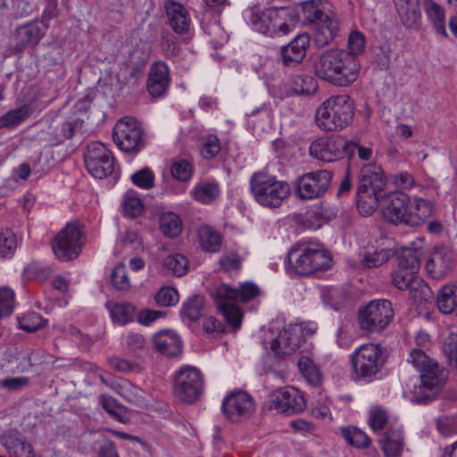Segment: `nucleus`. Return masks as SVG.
Instances as JSON below:
<instances>
[{"instance_id": "1", "label": "nucleus", "mask_w": 457, "mask_h": 457, "mask_svg": "<svg viewBox=\"0 0 457 457\" xmlns=\"http://www.w3.org/2000/svg\"><path fill=\"white\" fill-rule=\"evenodd\" d=\"M383 217L394 225L420 227L433 214L432 203L422 197L413 201L403 192H391L385 195Z\"/></svg>"}, {"instance_id": "2", "label": "nucleus", "mask_w": 457, "mask_h": 457, "mask_svg": "<svg viewBox=\"0 0 457 457\" xmlns=\"http://www.w3.org/2000/svg\"><path fill=\"white\" fill-rule=\"evenodd\" d=\"M333 265L331 253L321 244L297 242L289 249L285 267L290 276L308 277Z\"/></svg>"}, {"instance_id": "3", "label": "nucleus", "mask_w": 457, "mask_h": 457, "mask_svg": "<svg viewBox=\"0 0 457 457\" xmlns=\"http://www.w3.org/2000/svg\"><path fill=\"white\" fill-rule=\"evenodd\" d=\"M315 75L332 85L346 87L354 82L360 71V62L345 50L324 51L313 63Z\"/></svg>"}, {"instance_id": "4", "label": "nucleus", "mask_w": 457, "mask_h": 457, "mask_svg": "<svg viewBox=\"0 0 457 457\" xmlns=\"http://www.w3.org/2000/svg\"><path fill=\"white\" fill-rule=\"evenodd\" d=\"M420 371V384L412 392L411 402L428 404L437 398L446 380V371L423 350L413 348L407 360Z\"/></svg>"}, {"instance_id": "5", "label": "nucleus", "mask_w": 457, "mask_h": 457, "mask_svg": "<svg viewBox=\"0 0 457 457\" xmlns=\"http://www.w3.org/2000/svg\"><path fill=\"white\" fill-rule=\"evenodd\" d=\"M260 294V289L253 282H245L239 288H234L221 284L212 294V300L218 312L226 322L233 328L238 329L243 319V312L238 303H247Z\"/></svg>"}, {"instance_id": "6", "label": "nucleus", "mask_w": 457, "mask_h": 457, "mask_svg": "<svg viewBox=\"0 0 457 457\" xmlns=\"http://www.w3.org/2000/svg\"><path fill=\"white\" fill-rule=\"evenodd\" d=\"M298 16L295 6H271L262 12L251 10L248 21L254 30L276 37L288 34L297 22Z\"/></svg>"}, {"instance_id": "7", "label": "nucleus", "mask_w": 457, "mask_h": 457, "mask_svg": "<svg viewBox=\"0 0 457 457\" xmlns=\"http://www.w3.org/2000/svg\"><path fill=\"white\" fill-rule=\"evenodd\" d=\"M386 362L380 345L363 344L350 355L351 378L356 383H371L379 378Z\"/></svg>"}, {"instance_id": "8", "label": "nucleus", "mask_w": 457, "mask_h": 457, "mask_svg": "<svg viewBox=\"0 0 457 457\" xmlns=\"http://www.w3.org/2000/svg\"><path fill=\"white\" fill-rule=\"evenodd\" d=\"M354 104L348 95L332 96L317 109L315 120L324 131H339L346 128L354 116Z\"/></svg>"}, {"instance_id": "9", "label": "nucleus", "mask_w": 457, "mask_h": 457, "mask_svg": "<svg viewBox=\"0 0 457 457\" xmlns=\"http://www.w3.org/2000/svg\"><path fill=\"white\" fill-rule=\"evenodd\" d=\"M250 191L254 200L262 206L278 208L290 194L287 181L264 170L255 171L250 178Z\"/></svg>"}, {"instance_id": "10", "label": "nucleus", "mask_w": 457, "mask_h": 457, "mask_svg": "<svg viewBox=\"0 0 457 457\" xmlns=\"http://www.w3.org/2000/svg\"><path fill=\"white\" fill-rule=\"evenodd\" d=\"M112 138L122 152L137 154L146 145V137L142 124L133 117L120 119L112 129Z\"/></svg>"}, {"instance_id": "11", "label": "nucleus", "mask_w": 457, "mask_h": 457, "mask_svg": "<svg viewBox=\"0 0 457 457\" xmlns=\"http://www.w3.org/2000/svg\"><path fill=\"white\" fill-rule=\"evenodd\" d=\"M356 147L357 144L340 136L322 137L311 143L309 153L319 161L333 162L345 157L351 158Z\"/></svg>"}, {"instance_id": "12", "label": "nucleus", "mask_w": 457, "mask_h": 457, "mask_svg": "<svg viewBox=\"0 0 457 457\" xmlns=\"http://www.w3.org/2000/svg\"><path fill=\"white\" fill-rule=\"evenodd\" d=\"M390 301L386 299L370 301L358 312V323L361 330L379 333L386 329L394 318Z\"/></svg>"}, {"instance_id": "13", "label": "nucleus", "mask_w": 457, "mask_h": 457, "mask_svg": "<svg viewBox=\"0 0 457 457\" xmlns=\"http://www.w3.org/2000/svg\"><path fill=\"white\" fill-rule=\"evenodd\" d=\"M204 389V378L198 369L185 366L176 372L173 393L179 400L193 403L201 396Z\"/></svg>"}, {"instance_id": "14", "label": "nucleus", "mask_w": 457, "mask_h": 457, "mask_svg": "<svg viewBox=\"0 0 457 457\" xmlns=\"http://www.w3.org/2000/svg\"><path fill=\"white\" fill-rule=\"evenodd\" d=\"M83 245V227L79 223H69L55 236L52 248L59 260L70 261L77 258Z\"/></svg>"}, {"instance_id": "15", "label": "nucleus", "mask_w": 457, "mask_h": 457, "mask_svg": "<svg viewBox=\"0 0 457 457\" xmlns=\"http://www.w3.org/2000/svg\"><path fill=\"white\" fill-rule=\"evenodd\" d=\"M84 162L87 171L96 179L106 178L114 170L112 154L100 142H91L87 145Z\"/></svg>"}, {"instance_id": "16", "label": "nucleus", "mask_w": 457, "mask_h": 457, "mask_svg": "<svg viewBox=\"0 0 457 457\" xmlns=\"http://www.w3.org/2000/svg\"><path fill=\"white\" fill-rule=\"evenodd\" d=\"M332 172L319 170L300 177L295 184V194L301 199H314L322 196L329 188Z\"/></svg>"}, {"instance_id": "17", "label": "nucleus", "mask_w": 457, "mask_h": 457, "mask_svg": "<svg viewBox=\"0 0 457 457\" xmlns=\"http://www.w3.org/2000/svg\"><path fill=\"white\" fill-rule=\"evenodd\" d=\"M253 397L245 391L232 392L222 401L221 410L226 418L234 423L249 419L255 411Z\"/></svg>"}, {"instance_id": "18", "label": "nucleus", "mask_w": 457, "mask_h": 457, "mask_svg": "<svg viewBox=\"0 0 457 457\" xmlns=\"http://www.w3.org/2000/svg\"><path fill=\"white\" fill-rule=\"evenodd\" d=\"M272 407L279 412L292 415L303 411L306 407V402L298 389L294 386H285L274 393Z\"/></svg>"}, {"instance_id": "19", "label": "nucleus", "mask_w": 457, "mask_h": 457, "mask_svg": "<svg viewBox=\"0 0 457 457\" xmlns=\"http://www.w3.org/2000/svg\"><path fill=\"white\" fill-rule=\"evenodd\" d=\"M303 343V328L297 324H289L279 331L271 341V350L278 356L293 354Z\"/></svg>"}, {"instance_id": "20", "label": "nucleus", "mask_w": 457, "mask_h": 457, "mask_svg": "<svg viewBox=\"0 0 457 457\" xmlns=\"http://www.w3.org/2000/svg\"><path fill=\"white\" fill-rule=\"evenodd\" d=\"M0 444L10 457H36L32 444L17 429H8L2 433Z\"/></svg>"}, {"instance_id": "21", "label": "nucleus", "mask_w": 457, "mask_h": 457, "mask_svg": "<svg viewBox=\"0 0 457 457\" xmlns=\"http://www.w3.org/2000/svg\"><path fill=\"white\" fill-rule=\"evenodd\" d=\"M49 25L39 20H34L29 23L18 27L15 30V49L22 51L28 46L37 45L44 37Z\"/></svg>"}, {"instance_id": "22", "label": "nucleus", "mask_w": 457, "mask_h": 457, "mask_svg": "<svg viewBox=\"0 0 457 457\" xmlns=\"http://www.w3.org/2000/svg\"><path fill=\"white\" fill-rule=\"evenodd\" d=\"M453 262V253L449 248L436 246L426 261L425 269L431 278L438 279L452 270Z\"/></svg>"}, {"instance_id": "23", "label": "nucleus", "mask_w": 457, "mask_h": 457, "mask_svg": "<svg viewBox=\"0 0 457 457\" xmlns=\"http://www.w3.org/2000/svg\"><path fill=\"white\" fill-rule=\"evenodd\" d=\"M170 84V70L163 61L154 62L149 70L147 91L153 97L163 96Z\"/></svg>"}, {"instance_id": "24", "label": "nucleus", "mask_w": 457, "mask_h": 457, "mask_svg": "<svg viewBox=\"0 0 457 457\" xmlns=\"http://www.w3.org/2000/svg\"><path fill=\"white\" fill-rule=\"evenodd\" d=\"M310 46V37L306 33L297 35L287 45L281 46L280 56L283 63L288 67H295L301 63Z\"/></svg>"}, {"instance_id": "25", "label": "nucleus", "mask_w": 457, "mask_h": 457, "mask_svg": "<svg viewBox=\"0 0 457 457\" xmlns=\"http://www.w3.org/2000/svg\"><path fill=\"white\" fill-rule=\"evenodd\" d=\"M314 26V42L319 47L331 43L340 33L339 21L332 13L320 20Z\"/></svg>"}, {"instance_id": "26", "label": "nucleus", "mask_w": 457, "mask_h": 457, "mask_svg": "<svg viewBox=\"0 0 457 457\" xmlns=\"http://www.w3.org/2000/svg\"><path fill=\"white\" fill-rule=\"evenodd\" d=\"M386 178L382 168L376 163L364 165L360 171V185L361 188L372 189L378 194H385Z\"/></svg>"}, {"instance_id": "27", "label": "nucleus", "mask_w": 457, "mask_h": 457, "mask_svg": "<svg viewBox=\"0 0 457 457\" xmlns=\"http://www.w3.org/2000/svg\"><path fill=\"white\" fill-rule=\"evenodd\" d=\"M400 21L408 29H417L421 21L419 0H393Z\"/></svg>"}, {"instance_id": "28", "label": "nucleus", "mask_w": 457, "mask_h": 457, "mask_svg": "<svg viewBox=\"0 0 457 457\" xmlns=\"http://www.w3.org/2000/svg\"><path fill=\"white\" fill-rule=\"evenodd\" d=\"M155 349L167 356H176L182 351V341L172 330H162L154 336Z\"/></svg>"}, {"instance_id": "29", "label": "nucleus", "mask_w": 457, "mask_h": 457, "mask_svg": "<svg viewBox=\"0 0 457 457\" xmlns=\"http://www.w3.org/2000/svg\"><path fill=\"white\" fill-rule=\"evenodd\" d=\"M296 8L299 12L297 21L303 24L315 25L328 14L325 12V4L321 0L303 1Z\"/></svg>"}, {"instance_id": "30", "label": "nucleus", "mask_w": 457, "mask_h": 457, "mask_svg": "<svg viewBox=\"0 0 457 457\" xmlns=\"http://www.w3.org/2000/svg\"><path fill=\"white\" fill-rule=\"evenodd\" d=\"M169 23L174 32L184 34L188 31L191 20L187 9L177 2H171L166 9Z\"/></svg>"}, {"instance_id": "31", "label": "nucleus", "mask_w": 457, "mask_h": 457, "mask_svg": "<svg viewBox=\"0 0 457 457\" xmlns=\"http://www.w3.org/2000/svg\"><path fill=\"white\" fill-rule=\"evenodd\" d=\"M385 194H378L372 189H357V210L363 216L371 215L378 206L379 201L384 198Z\"/></svg>"}, {"instance_id": "32", "label": "nucleus", "mask_w": 457, "mask_h": 457, "mask_svg": "<svg viewBox=\"0 0 457 457\" xmlns=\"http://www.w3.org/2000/svg\"><path fill=\"white\" fill-rule=\"evenodd\" d=\"M381 448L386 457H398L403 448V432L399 428H389L380 441Z\"/></svg>"}, {"instance_id": "33", "label": "nucleus", "mask_w": 457, "mask_h": 457, "mask_svg": "<svg viewBox=\"0 0 457 457\" xmlns=\"http://www.w3.org/2000/svg\"><path fill=\"white\" fill-rule=\"evenodd\" d=\"M425 12L432 21L436 31L444 37H448L445 29V12L444 8L434 0H424Z\"/></svg>"}, {"instance_id": "34", "label": "nucleus", "mask_w": 457, "mask_h": 457, "mask_svg": "<svg viewBox=\"0 0 457 457\" xmlns=\"http://www.w3.org/2000/svg\"><path fill=\"white\" fill-rule=\"evenodd\" d=\"M220 190L216 182H201L196 184L191 191V195L198 203L209 204L220 195Z\"/></svg>"}, {"instance_id": "35", "label": "nucleus", "mask_w": 457, "mask_h": 457, "mask_svg": "<svg viewBox=\"0 0 457 457\" xmlns=\"http://www.w3.org/2000/svg\"><path fill=\"white\" fill-rule=\"evenodd\" d=\"M199 242L202 248L208 253L220 251L222 243L220 234L210 226H204L198 232Z\"/></svg>"}, {"instance_id": "36", "label": "nucleus", "mask_w": 457, "mask_h": 457, "mask_svg": "<svg viewBox=\"0 0 457 457\" xmlns=\"http://www.w3.org/2000/svg\"><path fill=\"white\" fill-rule=\"evenodd\" d=\"M455 289L456 287L453 285H445L439 289L436 304L441 312L450 314L454 310L457 311Z\"/></svg>"}, {"instance_id": "37", "label": "nucleus", "mask_w": 457, "mask_h": 457, "mask_svg": "<svg viewBox=\"0 0 457 457\" xmlns=\"http://www.w3.org/2000/svg\"><path fill=\"white\" fill-rule=\"evenodd\" d=\"M159 223L160 229L166 237L175 238L182 232V221L174 212H168L162 214Z\"/></svg>"}, {"instance_id": "38", "label": "nucleus", "mask_w": 457, "mask_h": 457, "mask_svg": "<svg viewBox=\"0 0 457 457\" xmlns=\"http://www.w3.org/2000/svg\"><path fill=\"white\" fill-rule=\"evenodd\" d=\"M297 366L299 371L310 385L317 386L321 384L322 375L311 358L301 356L297 361Z\"/></svg>"}, {"instance_id": "39", "label": "nucleus", "mask_w": 457, "mask_h": 457, "mask_svg": "<svg viewBox=\"0 0 457 457\" xmlns=\"http://www.w3.org/2000/svg\"><path fill=\"white\" fill-rule=\"evenodd\" d=\"M108 309L112 321L121 326L133 321L136 316V307L129 303H119Z\"/></svg>"}, {"instance_id": "40", "label": "nucleus", "mask_w": 457, "mask_h": 457, "mask_svg": "<svg viewBox=\"0 0 457 457\" xmlns=\"http://www.w3.org/2000/svg\"><path fill=\"white\" fill-rule=\"evenodd\" d=\"M391 250L387 248L375 249L368 245L362 253V264L367 268H375L385 263L391 256Z\"/></svg>"}, {"instance_id": "41", "label": "nucleus", "mask_w": 457, "mask_h": 457, "mask_svg": "<svg viewBox=\"0 0 457 457\" xmlns=\"http://www.w3.org/2000/svg\"><path fill=\"white\" fill-rule=\"evenodd\" d=\"M341 436L353 447L368 448L371 443L366 433L356 427L342 428Z\"/></svg>"}, {"instance_id": "42", "label": "nucleus", "mask_w": 457, "mask_h": 457, "mask_svg": "<svg viewBox=\"0 0 457 457\" xmlns=\"http://www.w3.org/2000/svg\"><path fill=\"white\" fill-rule=\"evenodd\" d=\"M398 268L417 274L420 266V252L416 249L403 248L397 254Z\"/></svg>"}, {"instance_id": "43", "label": "nucleus", "mask_w": 457, "mask_h": 457, "mask_svg": "<svg viewBox=\"0 0 457 457\" xmlns=\"http://www.w3.org/2000/svg\"><path fill=\"white\" fill-rule=\"evenodd\" d=\"M409 295L417 306H422L433 299L432 290L421 278H416V283L409 289Z\"/></svg>"}, {"instance_id": "44", "label": "nucleus", "mask_w": 457, "mask_h": 457, "mask_svg": "<svg viewBox=\"0 0 457 457\" xmlns=\"http://www.w3.org/2000/svg\"><path fill=\"white\" fill-rule=\"evenodd\" d=\"M204 310V297L200 295L190 297L181 309V314L190 321H195L203 315Z\"/></svg>"}, {"instance_id": "45", "label": "nucleus", "mask_w": 457, "mask_h": 457, "mask_svg": "<svg viewBox=\"0 0 457 457\" xmlns=\"http://www.w3.org/2000/svg\"><path fill=\"white\" fill-rule=\"evenodd\" d=\"M17 248V237L10 228H0V257H12Z\"/></svg>"}, {"instance_id": "46", "label": "nucleus", "mask_w": 457, "mask_h": 457, "mask_svg": "<svg viewBox=\"0 0 457 457\" xmlns=\"http://www.w3.org/2000/svg\"><path fill=\"white\" fill-rule=\"evenodd\" d=\"M420 277L414 273L404 269L398 268L392 272V282L399 290L410 289L412 284L416 283V278Z\"/></svg>"}, {"instance_id": "47", "label": "nucleus", "mask_w": 457, "mask_h": 457, "mask_svg": "<svg viewBox=\"0 0 457 457\" xmlns=\"http://www.w3.org/2000/svg\"><path fill=\"white\" fill-rule=\"evenodd\" d=\"M29 115V108L27 105L11 110L0 118V128L16 127Z\"/></svg>"}, {"instance_id": "48", "label": "nucleus", "mask_w": 457, "mask_h": 457, "mask_svg": "<svg viewBox=\"0 0 457 457\" xmlns=\"http://www.w3.org/2000/svg\"><path fill=\"white\" fill-rule=\"evenodd\" d=\"M15 306V294L7 287H0V320L9 317Z\"/></svg>"}, {"instance_id": "49", "label": "nucleus", "mask_w": 457, "mask_h": 457, "mask_svg": "<svg viewBox=\"0 0 457 457\" xmlns=\"http://www.w3.org/2000/svg\"><path fill=\"white\" fill-rule=\"evenodd\" d=\"M101 404L103 409L116 420L121 423L126 422L125 408L113 397L103 395L101 397Z\"/></svg>"}, {"instance_id": "50", "label": "nucleus", "mask_w": 457, "mask_h": 457, "mask_svg": "<svg viewBox=\"0 0 457 457\" xmlns=\"http://www.w3.org/2000/svg\"><path fill=\"white\" fill-rule=\"evenodd\" d=\"M187 265L188 261L186 256L179 253L170 254L164 260V266L178 277L186 274Z\"/></svg>"}, {"instance_id": "51", "label": "nucleus", "mask_w": 457, "mask_h": 457, "mask_svg": "<svg viewBox=\"0 0 457 457\" xmlns=\"http://www.w3.org/2000/svg\"><path fill=\"white\" fill-rule=\"evenodd\" d=\"M194 168L188 161L179 159L173 162L170 167V173L172 177L181 182L188 181L193 175Z\"/></svg>"}, {"instance_id": "52", "label": "nucleus", "mask_w": 457, "mask_h": 457, "mask_svg": "<svg viewBox=\"0 0 457 457\" xmlns=\"http://www.w3.org/2000/svg\"><path fill=\"white\" fill-rule=\"evenodd\" d=\"M220 151V142L216 135H207L203 138L201 155L205 160H212L216 157Z\"/></svg>"}, {"instance_id": "53", "label": "nucleus", "mask_w": 457, "mask_h": 457, "mask_svg": "<svg viewBox=\"0 0 457 457\" xmlns=\"http://www.w3.org/2000/svg\"><path fill=\"white\" fill-rule=\"evenodd\" d=\"M46 325V320L37 312H29L19 320V327L26 332H35Z\"/></svg>"}, {"instance_id": "54", "label": "nucleus", "mask_w": 457, "mask_h": 457, "mask_svg": "<svg viewBox=\"0 0 457 457\" xmlns=\"http://www.w3.org/2000/svg\"><path fill=\"white\" fill-rule=\"evenodd\" d=\"M444 353L451 368L457 370V333H450L444 341Z\"/></svg>"}, {"instance_id": "55", "label": "nucleus", "mask_w": 457, "mask_h": 457, "mask_svg": "<svg viewBox=\"0 0 457 457\" xmlns=\"http://www.w3.org/2000/svg\"><path fill=\"white\" fill-rule=\"evenodd\" d=\"M134 185L143 189H150L154 186V174L151 169L145 167L135 172L131 176Z\"/></svg>"}, {"instance_id": "56", "label": "nucleus", "mask_w": 457, "mask_h": 457, "mask_svg": "<svg viewBox=\"0 0 457 457\" xmlns=\"http://www.w3.org/2000/svg\"><path fill=\"white\" fill-rule=\"evenodd\" d=\"M111 279L112 285L120 291H127L130 287L128 273L124 265L120 264L114 267Z\"/></svg>"}, {"instance_id": "57", "label": "nucleus", "mask_w": 457, "mask_h": 457, "mask_svg": "<svg viewBox=\"0 0 457 457\" xmlns=\"http://www.w3.org/2000/svg\"><path fill=\"white\" fill-rule=\"evenodd\" d=\"M154 299L161 306H171L179 302V294L173 287H163L156 293Z\"/></svg>"}, {"instance_id": "58", "label": "nucleus", "mask_w": 457, "mask_h": 457, "mask_svg": "<svg viewBox=\"0 0 457 457\" xmlns=\"http://www.w3.org/2000/svg\"><path fill=\"white\" fill-rule=\"evenodd\" d=\"M347 45L348 51L346 53L357 58V55L364 52L366 45L365 36L361 31H353L349 35Z\"/></svg>"}, {"instance_id": "59", "label": "nucleus", "mask_w": 457, "mask_h": 457, "mask_svg": "<svg viewBox=\"0 0 457 457\" xmlns=\"http://www.w3.org/2000/svg\"><path fill=\"white\" fill-rule=\"evenodd\" d=\"M387 421L388 414L384 409L375 407L370 411L369 424L372 430L378 431L383 429Z\"/></svg>"}, {"instance_id": "60", "label": "nucleus", "mask_w": 457, "mask_h": 457, "mask_svg": "<svg viewBox=\"0 0 457 457\" xmlns=\"http://www.w3.org/2000/svg\"><path fill=\"white\" fill-rule=\"evenodd\" d=\"M144 210L143 201L136 196H126L123 201V211L126 216L138 217Z\"/></svg>"}, {"instance_id": "61", "label": "nucleus", "mask_w": 457, "mask_h": 457, "mask_svg": "<svg viewBox=\"0 0 457 457\" xmlns=\"http://www.w3.org/2000/svg\"><path fill=\"white\" fill-rule=\"evenodd\" d=\"M436 426L441 435L448 436L457 431L455 419L452 416H440L436 420Z\"/></svg>"}, {"instance_id": "62", "label": "nucleus", "mask_w": 457, "mask_h": 457, "mask_svg": "<svg viewBox=\"0 0 457 457\" xmlns=\"http://www.w3.org/2000/svg\"><path fill=\"white\" fill-rule=\"evenodd\" d=\"M220 268L225 271L240 270L242 259L237 253H229L220 259Z\"/></svg>"}, {"instance_id": "63", "label": "nucleus", "mask_w": 457, "mask_h": 457, "mask_svg": "<svg viewBox=\"0 0 457 457\" xmlns=\"http://www.w3.org/2000/svg\"><path fill=\"white\" fill-rule=\"evenodd\" d=\"M390 180L396 187H399L403 190H409L415 184V180L412 175L408 171H401L395 173L390 177Z\"/></svg>"}, {"instance_id": "64", "label": "nucleus", "mask_w": 457, "mask_h": 457, "mask_svg": "<svg viewBox=\"0 0 457 457\" xmlns=\"http://www.w3.org/2000/svg\"><path fill=\"white\" fill-rule=\"evenodd\" d=\"M96 457H120L117 447L112 440L104 439L99 443Z\"/></svg>"}]
</instances>
